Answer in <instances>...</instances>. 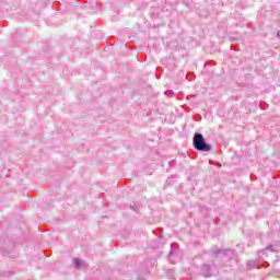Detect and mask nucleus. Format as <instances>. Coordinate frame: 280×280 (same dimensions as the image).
Segmentation results:
<instances>
[{
    "label": "nucleus",
    "mask_w": 280,
    "mask_h": 280,
    "mask_svg": "<svg viewBox=\"0 0 280 280\" xmlns=\"http://www.w3.org/2000/svg\"><path fill=\"white\" fill-rule=\"evenodd\" d=\"M194 148L199 152H211V144H207L202 133H195L192 138Z\"/></svg>",
    "instance_id": "obj_1"
},
{
    "label": "nucleus",
    "mask_w": 280,
    "mask_h": 280,
    "mask_svg": "<svg viewBox=\"0 0 280 280\" xmlns=\"http://www.w3.org/2000/svg\"><path fill=\"white\" fill-rule=\"evenodd\" d=\"M83 261L82 259L80 258H73V265H74V268H80L82 266Z\"/></svg>",
    "instance_id": "obj_2"
},
{
    "label": "nucleus",
    "mask_w": 280,
    "mask_h": 280,
    "mask_svg": "<svg viewBox=\"0 0 280 280\" xmlns=\"http://www.w3.org/2000/svg\"><path fill=\"white\" fill-rule=\"evenodd\" d=\"M173 255V252H170V256H172Z\"/></svg>",
    "instance_id": "obj_3"
}]
</instances>
